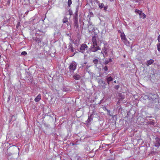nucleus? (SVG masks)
I'll return each instance as SVG.
<instances>
[{
	"label": "nucleus",
	"instance_id": "9d476101",
	"mask_svg": "<svg viewBox=\"0 0 160 160\" xmlns=\"http://www.w3.org/2000/svg\"><path fill=\"white\" fill-rule=\"evenodd\" d=\"M154 61L153 59H150L147 61V65L148 66L149 65L153 63Z\"/></svg>",
	"mask_w": 160,
	"mask_h": 160
},
{
	"label": "nucleus",
	"instance_id": "f257e3e1",
	"mask_svg": "<svg viewBox=\"0 0 160 160\" xmlns=\"http://www.w3.org/2000/svg\"><path fill=\"white\" fill-rule=\"evenodd\" d=\"M101 48L97 44H92L89 48V50L92 52H96L98 50H100Z\"/></svg>",
	"mask_w": 160,
	"mask_h": 160
},
{
	"label": "nucleus",
	"instance_id": "cd10ccee",
	"mask_svg": "<svg viewBox=\"0 0 160 160\" xmlns=\"http://www.w3.org/2000/svg\"><path fill=\"white\" fill-rule=\"evenodd\" d=\"M72 14V11L69 12V14L70 15H71Z\"/></svg>",
	"mask_w": 160,
	"mask_h": 160
},
{
	"label": "nucleus",
	"instance_id": "ddd939ff",
	"mask_svg": "<svg viewBox=\"0 0 160 160\" xmlns=\"http://www.w3.org/2000/svg\"><path fill=\"white\" fill-rule=\"evenodd\" d=\"M135 12L138 13V14H139V16H140L142 13V11H141L137 9H136L135 10Z\"/></svg>",
	"mask_w": 160,
	"mask_h": 160
},
{
	"label": "nucleus",
	"instance_id": "39448f33",
	"mask_svg": "<svg viewBox=\"0 0 160 160\" xmlns=\"http://www.w3.org/2000/svg\"><path fill=\"white\" fill-rule=\"evenodd\" d=\"M16 147L15 145H12V146L10 147L8 149L7 151H11V152H10L11 154H12L13 153H14L15 152V150L16 149Z\"/></svg>",
	"mask_w": 160,
	"mask_h": 160
},
{
	"label": "nucleus",
	"instance_id": "c9c22d12",
	"mask_svg": "<svg viewBox=\"0 0 160 160\" xmlns=\"http://www.w3.org/2000/svg\"><path fill=\"white\" fill-rule=\"evenodd\" d=\"M124 58H125V55H124Z\"/></svg>",
	"mask_w": 160,
	"mask_h": 160
},
{
	"label": "nucleus",
	"instance_id": "4be33fe9",
	"mask_svg": "<svg viewBox=\"0 0 160 160\" xmlns=\"http://www.w3.org/2000/svg\"><path fill=\"white\" fill-rule=\"evenodd\" d=\"M104 70L105 71H107L108 70V68L107 66H105L104 68Z\"/></svg>",
	"mask_w": 160,
	"mask_h": 160
},
{
	"label": "nucleus",
	"instance_id": "c85d7f7f",
	"mask_svg": "<svg viewBox=\"0 0 160 160\" xmlns=\"http://www.w3.org/2000/svg\"><path fill=\"white\" fill-rule=\"evenodd\" d=\"M75 15H78V11H76V12L75 13Z\"/></svg>",
	"mask_w": 160,
	"mask_h": 160
},
{
	"label": "nucleus",
	"instance_id": "2eb2a0df",
	"mask_svg": "<svg viewBox=\"0 0 160 160\" xmlns=\"http://www.w3.org/2000/svg\"><path fill=\"white\" fill-rule=\"evenodd\" d=\"M68 18L66 17H64L63 18V19L62 20V22L63 23H65L67 22H68Z\"/></svg>",
	"mask_w": 160,
	"mask_h": 160
},
{
	"label": "nucleus",
	"instance_id": "0eeeda50",
	"mask_svg": "<svg viewBox=\"0 0 160 160\" xmlns=\"http://www.w3.org/2000/svg\"><path fill=\"white\" fill-rule=\"evenodd\" d=\"M41 98V96L40 94H39L38 96L35 98L34 101L36 102H39Z\"/></svg>",
	"mask_w": 160,
	"mask_h": 160
},
{
	"label": "nucleus",
	"instance_id": "6e6552de",
	"mask_svg": "<svg viewBox=\"0 0 160 160\" xmlns=\"http://www.w3.org/2000/svg\"><path fill=\"white\" fill-rule=\"evenodd\" d=\"M93 114H91L90 116H88V119L87 122L88 123H89L91 122L93 120Z\"/></svg>",
	"mask_w": 160,
	"mask_h": 160
},
{
	"label": "nucleus",
	"instance_id": "7c9ffc66",
	"mask_svg": "<svg viewBox=\"0 0 160 160\" xmlns=\"http://www.w3.org/2000/svg\"><path fill=\"white\" fill-rule=\"evenodd\" d=\"M104 8L105 9V10H106V9H107V8L106 7H104Z\"/></svg>",
	"mask_w": 160,
	"mask_h": 160
},
{
	"label": "nucleus",
	"instance_id": "72a5a7b5",
	"mask_svg": "<svg viewBox=\"0 0 160 160\" xmlns=\"http://www.w3.org/2000/svg\"><path fill=\"white\" fill-rule=\"evenodd\" d=\"M110 1H113L114 0H109Z\"/></svg>",
	"mask_w": 160,
	"mask_h": 160
},
{
	"label": "nucleus",
	"instance_id": "6ab92c4d",
	"mask_svg": "<svg viewBox=\"0 0 160 160\" xmlns=\"http://www.w3.org/2000/svg\"><path fill=\"white\" fill-rule=\"evenodd\" d=\"M158 50L160 52V43L157 44Z\"/></svg>",
	"mask_w": 160,
	"mask_h": 160
},
{
	"label": "nucleus",
	"instance_id": "9b49d317",
	"mask_svg": "<svg viewBox=\"0 0 160 160\" xmlns=\"http://www.w3.org/2000/svg\"><path fill=\"white\" fill-rule=\"evenodd\" d=\"M113 80V78L111 77H109L107 78V82L108 84H109V82L112 81Z\"/></svg>",
	"mask_w": 160,
	"mask_h": 160
},
{
	"label": "nucleus",
	"instance_id": "aec40b11",
	"mask_svg": "<svg viewBox=\"0 0 160 160\" xmlns=\"http://www.w3.org/2000/svg\"><path fill=\"white\" fill-rule=\"evenodd\" d=\"M27 54V52L25 51H23L21 53L22 55H26Z\"/></svg>",
	"mask_w": 160,
	"mask_h": 160
},
{
	"label": "nucleus",
	"instance_id": "20e7f679",
	"mask_svg": "<svg viewBox=\"0 0 160 160\" xmlns=\"http://www.w3.org/2000/svg\"><path fill=\"white\" fill-rule=\"evenodd\" d=\"M88 48V47L86 44L83 43L81 45L80 49L81 52H83L85 51V49H87Z\"/></svg>",
	"mask_w": 160,
	"mask_h": 160
},
{
	"label": "nucleus",
	"instance_id": "f3484780",
	"mask_svg": "<svg viewBox=\"0 0 160 160\" xmlns=\"http://www.w3.org/2000/svg\"><path fill=\"white\" fill-rule=\"evenodd\" d=\"M93 62L95 64H97L98 62V59H95L93 60Z\"/></svg>",
	"mask_w": 160,
	"mask_h": 160
},
{
	"label": "nucleus",
	"instance_id": "423d86ee",
	"mask_svg": "<svg viewBox=\"0 0 160 160\" xmlns=\"http://www.w3.org/2000/svg\"><path fill=\"white\" fill-rule=\"evenodd\" d=\"M92 44H97V41L96 36L95 35L92 37Z\"/></svg>",
	"mask_w": 160,
	"mask_h": 160
},
{
	"label": "nucleus",
	"instance_id": "a211bd4d",
	"mask_svg": "<svg viewBox=\"0 0 160 160\" xmlns=\"http://www.w3.org/2000/svg\"><path fill=\"white\" fill-rule=\"evenodd\" d=\"M72 3V1L71 0H68V5L69 7H70Z\"/></svg>",
	"mask_w": 160,
	"mask_h": 160
},
{
	"label": "nucleus",
	"instance_id": "2f4dec72",
	"mask_svg": "<svg viewBox=\"0 0 160 160\" xmlns=\"http://www.w3.org/2000/svg\"><path fill=\"white\" fill-rule=\"evenodd\" d=\"M106 110H107V111L108 112H109V111H108V110L106 108Z\"/></svg>",
	"mask_w": 160,
	"mask_h": 160
},
{
	"label": "nucleus",
	"instance_id": "473e14b6",
	"mask_svg": "<svg viewBox=\"0 0 160 160\" xmlns=\"http://www.w3.org/2000/svg\"><path fill=\"white\" fill-rule=\"evenodd\" d=\"M114 82L116 83V81H114Z\"/></svg>",
	"mask_w": 160,
	"mask_h": 160
},
{
	"label": "nucleus",
	"instance_id": "412c9836",
	"mask_svg": "<svg viewBox=\"0 0 160 160\" xmlns=\"http://www.w3.org/2000/svg\"><path fill=\"white\" fill-rule=\"evenodd\" d=\"M104 6V4L103 3H101L99 4V7L100 8H102Z\"/></svg>",
	"mask_w": 160,
	"mask_h": 160
},
{
	"label": "nucleus",
	"instance_id": "bb28decb",
	"mask_svg": "<svg viewBox=\"0 0 160 160\" xmlns=\"http://www.w3.org/2000/svg\"><path fill=\"white\" fill-rule=\"evenodd\" d=\"M77 160H82V159L80 157H79L77 158Z\"/></svg>",
	"mask_w": 160,
	"mask_h": 160
},
{
	"label": "nucleus",
	"instance_id": "393cba45",
	"mask_svg": "<svg viewBox=\"0 0 160 160\" xmlns=\"http://www.w3.org/2000/svg\"><path fill=\"white\" fill-rule=\"evenodd\" d=\"M74 20H78V15H75L74 17Z\"/></svg>",
	"mask_w": 160,
	"mask_h": 160
},
{
	"label": "nucleus",
	"instance_id": "dca6fc26",
	"mask_svg": "<svg viewBox=\"0 0 160 160\" xmlns=\"http://www.w3.org/2000/svg\"><path fill=\"white\" fill-rule=\"evenodd\" d=\"M146 17V15L144 13H142L140 16V18H142L143 19L145 18Z\"/></svg>",
	"mask_w": 160,
	"mask_h": 160
},
{
	"label": "nucleus",
	"instance_id": "a878e982",
	"mask_svg": "<svg viewBox=\"0 0 160 160\" xmlns=\"http://www.w3.org/2000/svg\"><path fill=\"white\" fill-rule=\"evenodd\" d=\"M158 40L159 42H160V35H159L158 38Z\"/></svg>",
	"mask_w": 160,
	"mask_h": 160
},
{
	"label": "nucleus",
	"instance_id": "1a4fd4ad",
	"mask_svg": "<svg viewBox=\"0 0 160 160\" xmlns=\"http://www.w3.org/2000/svg\"><path fill=\"white\" fill-rule=\"evenodd\" d=\"M74 26L75 28L77 29L78 28V20H74Z\"/></svg>",
	"mask_w": 160,
	"mask_h": 160
},
{
	"label": "nucleus",
	"instance_id": "5701e85b",
	"mask_svg": "<svg viewBox=\"0 0 160 160\" xmlns=\"http://www.w3.org/2000/svg\"><path fill=\"white\" fill-rule=\"evenodd\" d=\"M120 87L119 85H117L115 86V88L116 89H118Z\"/></svg>",
	"mask_w": 160,
	"mask_h": 160
},
{
	"label": "nucleus",
	"instance_id": "f704fd0d",
	"mask_svg": "<svg viewBox=\"0 0 160 160\" xmlns=\"http://www.w3.org/2000/svg\"><path fill=\"white\" fill-rule=\"evenodd\" d=\"M14 116V115H12V118Z\"/></svg>",
	"mask_w": 160,
	"mask_h": 160
},
{
	"label": "nucleus",
	"instance_id": "7ed1b4c3",
	"mask_svg": "<svg viewBox=\"0 0 160 160\" xmlns=\"http://www.w3.org/2000/svg\"><path fill=\"white\" fill-rule=\"evenodd\" d=\"M120 37L122 40L125 44H126L127 42H129L124 32H121Z\"/></svg>",
	"mask_w": 160,
	"mask_h": 160
},
{
	"label": "nucleus",
	"instance_id": "4468645a",
	"mask_svg": "<svg viewBox=\"0 0 160 160\" xmlns=\"http://www.w3.org/2000/svg\"><path fill=\"white\" fill-rule=\"evenodd\" d=\"M68 47L71 50L72 52H74V51L73 49V47H72V44H70V45Z\"/></svg>",
	"mask_w": 160,
	"mask_h": 160
},
{
	"label": "nucleus",
	"instance_id": "f03ea898",
	"mask_svg": "<svg viewBox=\"0 0 160 160\" xmlns=\"http://www.w3.org/2000/svg\"><path fill=\"white\" fill-rule=\"evenodd\" d=\"M77 64L75 62H72L69 67V69L70 72H73L76 69Z\"/></svg>",
	"mask_w": 160,
	"mask_h": 160
},
{
	"label": "nucleus",
	"instance_id": "f8f14e48",
	"mask_svg": "<svg viewBox=\"0 0 160 160\" xmlns=\"http://www.w3.org/2000/svg\"><path fill=\"white\" fill-rule=\"evenodd\" d=\"M73 78L76 80H78L79 79L80 76L78 75H74L73 76Z\"/></svg>",
	"mask_w": 160,
	"mask_h": 160
},
{
	"label": "nucleus",
	"instance_id": "c756f323",
	"mask_svg": "<svg viewBox=\"0 0 160 160\" xmlns=\"http://www.w3.org/2000/svg\"><path fill=\"white\" fill-rule=\"evenodd\" d=\"M108 63V61H106L105 62V65H106V64H107Z\"/></svg>",
	"mask_w": 160,
	"mask_h": 160
},
{
	"label": "nucleus",
	"instance_id": "b1692460",
	"mask_svg": "<svg viewBox=\"0 0 160 160\" xmlns=\"http://www.w3.org/2000/svg\"><path fill=\"white\" fill-rule=\"evenodd\" d=\"M66 23L68 26H70V24L69 22L68 21V22H66Z\"/></svg>",
	"mask_w": 160,
	"mask_h": 160
}]
</instances>
